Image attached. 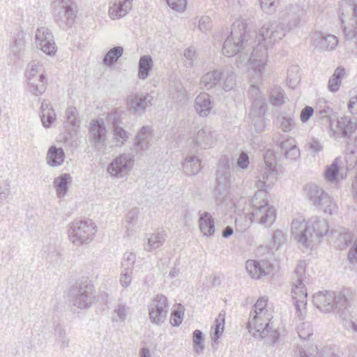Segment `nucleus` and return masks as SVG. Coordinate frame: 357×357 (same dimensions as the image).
I'll return each mask as SVG.
<instances>
[{"label":"nucleus","instance_id":"obj_1","mask_svg":"<svg viewBox=\"0 0 357 357\" xmlns=\"http://www.w3.org/2000/svg\"><path fill=\"white\" fill-rule=\"evenodd\" d=\"M290 32L284 23L278 21L264 24L257 36L247 31V25L242 19L236 20L227 36L223 46V54L236 55V63L238 68L249 64L255 73L252 80H261L268 61V47L280 41Z\"/></svg>","mask_w":357,"mask_h":357},{"label":"nucleus","instance_id":"obj_2","mask_svg":"<svg viewBox=\"0 0 357 357\" xmlns=\"http://www.w3.org/2000/svg\"><path fill=\"white\" fill-rule=\"evenodd\" d=\"M268 299L260 297L252 306L248 321L249 333L257 339H264L275 344L280 340V333L273 327V310L267 307Z\"/></svg>","mask_w":357,"mask_h":357},{"label":"nucleus","instance_id":"obj_3","mask_svg":"<svg viewBox=\"0 0 357 357\" xmlns=\"http://www.w3.org/2000/svg\"><path fill=\"white\" fill-rule=\"evenodd\" d=\"M291 235L299 246L312 248L318 244L320 238L328 231V222L317 217L312 218L305 222L302 218L294 219L291 227Z\"/></svg>","mask_w":357,"mask_h":357},{"label":"nucleus","instance_id":"obj_4","mask_svg":"<svg viewBox=\"0 0 357 357\" xmlns=\"http://www.w3.org/2000/svg\"><path fill=\"white\" fill-rule=\"evenodd\" d=\"M340 6L344 37L357 43V0H342Z\"/></svg>","mask_w":357,"mask_h":357},{"label":"nucleus","instance_id":"obj_5","mask_svg":"<svg viewBox=\"0 0 357 357\" xmlns=\"http://www.w3.org/2000/svg\"><path fill=\"white\" fill-rule=\"evenodd\" d=\"M314 305L324 312L337 310L338 313L342 310H347L349 305L348 298L343 292L319 291L313 296Z\"/></svg>","mask_w":357,"mask_h":357},{"label":"nucleus","instance_id":"obj_6","mask_svg":"<svg viewBox=\"0 0 357 357\" xmlns=\"http://www.w3.org/2000/svg\"><path fill=\"white\" fill-rule=\"evenodd\" d=\"M277 180L276 157L273 150L268 149L264 155V163L255 183L259 191H266L273 186Z\"/></svg>","mask_w":357,"mask_h":357},{"label":"nucleus","instance_id":"obj_7","mask_svg":"<svg viewBox=\"0 0 357 357\" xmlns=\"http://www.w3.org/2000/svg\"><path fill=\"white\" fill-rule=\"evenodd\" d=\"M305 267L306 264L300 261L294 271V275L296 280L293 283L291 294L294 301V306L296 310V314L302 318L305 312V305L307 304V290L304 282L305 281Z\"/></svg>","mask_w":357,"mask_h":357},{"label":"nucleus","instance_id":"obj_8","mask_svg":"<svg viewBox=\"0 0 357 357\" xmlns=\"http://www.w3.org/2000/svg\"><path fill=\"white\" fill-rule=\"evenodd\" d=\"M264 191L255 195L252 199V210L248 213L249 219L251 222H255L264 225V227H271L275 221L276 211L275 208L270 206L267 201L263 199L262 203H258V197L264 195Z\"/></svg>","mask_w":357,"mask_h":357},{"label":"nucleus","instance_id":"obj_9","mask_svg":"<svg viewBox=\"0 0 357 357\" xmlns=\"http://www.w3.org/2000/svg\"><path fill=\"white\" fill-rule=\"evenodd\" d=\"M96 228V226L91 220H76L69 225V239L75 245L89 244L94 237Z\"/></svg>","mask_w":357,"mask_h":357},{"label":"nucleus","instance_id":"obj_10","mask_svg":"<svg viewBox=\"0 0 357 357\" xmlns=\"http://www.w3.org/2000/svg\"><path fill=\"white\" fill-rule=\"evenodd\" d=\"M304 190L307 198L315 206L319 207L320 210L331 215L337 212V206L336 202L323 188L317 184L310 183L305 186Z\"/></svg>","mask_w":357,"mask_h":357},{"label":"nucleus","instance_id":"obj_11","mask_svg":"<svg viewBox=\"0 0 357 357\" xmlns=\"http://www.w3.org/2000/svg\"><path fill=\"white\" fill-rule=\"evenodd\" d=\"M249 93L253 100L250 115L256 131L259 132L265 128L264 114L267 110V104L265 98L255 84H251Z\"/></svg>","mask_w":357,"mask_h":357},{"label":"nucleus","instance_id":"obj_12","mask_svg":"<svg viewBox=\"0 0 357 357\" xmlns=\"http://www.w3.org/2000/svg\"><path fill=\"white\" fill-rule=\"evenodd\" d=\"M25 76L28 81L30 92L38 96L46 90L47 79L43 65L37 61H32L26 67Z\"/></svg>","mask_w":357,"mask_h":357},{"label":"nucleus","instance_id":"obj_13","mask_svg":"<svg viewBox=\"0 0 357 357\" xmlns=\"http://www.w3.org/2000/svg\"><path fill=\"white\" fill-rule=\"evenodd\" d=\"M71 301L79 309H88L94 303L96 296L93 285L85 280L74 286L70 291Z\"/></svg>","mask_w":357,"mask_h":357},{"label":"nucleus","instance_id":"obj_14","mask_svg":"<svg viewBox=\"0 0 357 357\" xmlns=\"http://www.w3.org/2000/svg\"><path fill=\"white\" fill-rule=\"evenodd\" d=\"M107 130L104 121L101 119L90 122L88 133V142L97 152H102L106 146Z\"/></svg>","mask_w":357,"mask_h":357},{"label":"nucleus","instance_id":"obj_15","mask_svg":"<svg viewBox=\"0 0 357 357\" xmlns=\"http://www.w3.org/2000/svg\"><path fill=\"white\" fill-rule=\"evenodd\" d=\"M52 8L54 19L66 24H71L77 15L74 0H53Z\"/></svg>","mask_w":357,"mask_h":357},{"label":"nucleus","instance_id":"obj_16","mask_svg":"<svg viewBox=\"0 0 357 357\" xmlns=\"http://www.w3.org/2000/svg\"><path fill=\"white\" fill-rule=\"evenodd\" d=\"M134 164V155L131 153H123L114 158L108 165L107 171L113 178H121L127 176Z\"/></svg>","mask_w":357,"mask_h":357},{"label":"nucleus","instance_id":"obj_17","mask_svg":"<svg viewBox=\"0 0 357 357\" xmlns=\"http://www.w3.org/2000/svg\"><path fill=\"white\" fill-rule=\"evenodd\" d=\"M149 311L152 323L157 325L164 323L168 314L167 297L162 294L156 295L149 305Z\"/></svg>","mask_w":357,"mask_h":357},{"label":"nucleus","instance_id":"obj_18","mask_svg":"<svg viewBox=\"0 0 357 357\" xmlns=\"http://www.w3.org/2000/svg\"><path fill=\"white\" fill-rule=\"evenodd\" d=\"M304 13L305 11L301 6L290 5L282 12L278 20L281 23H284L288 30L291 31L299 26Z\"/></svg>","mask_w":357,"mask_h":357},{"label":"nucleus","instance_id":"obj_19","mask_svg":"<svg viewBox=\"0 0 357 357\" xmlns=\"http://www.w3.org/2000/svg\"><path fill=\"white\" fill-rule=\"evenodd\" d=\"M153 96L151 93H135L127 98V105L130 110L143 114L147 107L153 104Z\"/></svg>","mask_w":357,"mask_h":357},{"label":"nucleus","instance_id":"obj_20","mask_svg":"<svg viewBox=\"0 0 357 357\" xmlns=\"http://www.w3.org/2000/svg\"><path fill=\"white\" fill-rule=\"evenodd\" d=\"M245 267L249 275L257 280L271 275L273 270V265L266 260H248Z\"/></svg>","mask_w":357,"mask_h":357},{"label":"nucleus","instance_id":"obj_21","mask_svg":"<svg viewBox=\"0 0 357 357\" xmlns=\"http://www.w3.org/2000/svg\"><path fill=\"white\" fill-rule=\"evenodd\" d=\"M218 134L211 126H206L193 137L194 144L200 149L211 148L217 141Z\"/></svg>","mask_w":357,"mask_h":357},{"label":"nucleus","instance_id":"obj_22","mask_svg":"<svg viewBox=\"0 0 357 357\" xmlns=\"http://www.w3.org/2000/svg\"><path fill=\"white\" fill-rule=\"evenodd\" d=\"M216 176L215 197L217 199L222 201L229 194L233 177L231 172H222L221 171H217Z\"/></svg>","mask_w":357,"mask_h":357},{"label":"nucleus","instance_id":"obj_23","mask_svg":"<svg viewBox=\"0 0 357 357\" xmlns=\"http://www.w3.org/2000/svg\"><path fill=\"white\" fill-rule=\"evenodd\" d=\"M331 126V131L337 137H349L357 128L356 122L345 116L337 119L335 128Z\"/></svg>","mask_w":357,"mask_h":357},{"label":"nucleus","instance_id":"obj_24","mask_svg":"<svg viewBox=\"0 0 357 357\" xmlns=\"http://www.w3.org/2000/svg\"><path fill=\"white\" fill-rule=\"evenodd\" d=\"M312 39L314 47L324 51H333L338 44L337 37L332 34L316 32L313 34Z\"/></svg>","mask_w":357,"mask_h":357},{"label":"nucleus","instance_id":"obj_25","mask_svg":"<svg viewBox=\"0 0 357 357\" xmlns=\"http://www.w3.org/2000/svg\"><path fill=\"white\" fill-rule=\"evenodd\" d=\"M153 134L151 127L143 126L135 139V151L139 154L147 151L151 145Z\"/></svg>","mask_w":357,"mask_h":357},{"label":"nucleus","instance_id":"obj_26","mask_svg":"<svg viewBox=\"0 0 357 357\" xmlns=\"http://www.w3.org/2000/svg\"><path fill=\"white\" fill-rule=\"evenodd\" d=\"M278 146L280 153L284 155L286 160L293 162L300 158V150L294 138L288 137L286 140L280 142Z\"/></svg>","mask_w":357,"mask_h":357},{"label":"nucleus","instance_id":"obj_27","mask_svg":"<svg viewBox=\"0 0 357 357\" xmlns=\"http://www.w3.org/2000/svg\"><path fill=\"white\" fill-rule=\"evenodd\" d=\"M133 0H112L109 8V15L112 19L121 18L130 10Z\"/></svg>","mask_w":357,"mask_h":357},{"label":"nucleus","instance_id":"obj_28","mask_svg":"<svg viewBox=\"0 0 357 357\" xmlns=\"http://www.w3.org/2000/svg\"><path fill=\"white\" fill-rule=\"evenodd\" d=\"M342 165L343 162L342 161L341 158L337 157L335 158L333 162L326 167V170L324 172L325 180L330 183H335L338 181L340 178L342 179L343 176L340 173Z\"/></svg>","mask_w":357,"mask_h":357},{"label":"nucleus","instance_id":"obj_29","mask_svg":"<svg viewBox=\"0 0 357 357\" xmlns=\"http://www.w3.org/2000/svg\"><path fill=\"white\" fill-rule=\"evenodd\" d=\"M213 103L211 96L206 93H202L195 100V109L201 116H206L212 109Z\"/></svg>","mask_w":357,"mask_h":357},{"label":"nucleus","instance_id":"obj_30","mask_svg":"<svg viewBox=\"0 0 357 357\" xmlns=\"http://www.w3.org/2000/svg\"><path fill=\"white\" fill-rule=\"evenodd\" d=\"M222 70H213L202 75L200 80L202 88L210 90L221 83Z\"/></svg>","mask_w":357,"mask_h":357},{"label":"nucleus","instance_id":"obj_31","mask_svg":"<svg viewBox=\"0 0 357 357\" xmlns=\"http://www.w3.org/2000/svg\"><path fill=\"white\" fill-rule=\"evenodd\" d=\"M276 123L278 127L285 132L292 130L296 126L294 112H282L278 114L276 118Z\"/></svg>","mask_w":357,"mask_h":357},{"label":"nucleus","instance_id":"obj_32","mask_svg":"<svg viewBox=\"0 0 357 357\" xmlns=\"http://www.w3.org/2000/svg\"><path fill=\"white\" fill-rule=\"evenodd\" d=\"M71 176L67 173L54 178L53 183L56 195L59 198H63L66 195L68 191V184L71 182Z\"/></svg>","mask_w":357,"mask_h":357},{"label":"nucleus","instance_id":"obj_33","mask_svg":"<svg viewBox=\"0 0 357 357\" xmlns=\"http://www.w3.org/2000/svg\"><path fill=\"white\" fill-rule=\"evenodd\" d=\"M199 227L204 236L211 237L214 234V220L209 213L205 212L200 215Z\"/></svg>","mask_w":357,"mask_h":357},{"label":"nucleus","instance_id":"obj_34","mask_svg":"<svg viewBox=\"0 0 357 357\" xmlns=\"http://www.w3.org/2000/svg\"><path fill=\"white\" fill-rule=\"evenodd\" d=\"M53 335L54 338V344L59 349V350L63 351L70 347V340L68 337L66 331L60 324L54 326Z\"/></svg>","mask_w":357,"mask_h":357},{"label":"nucleus","instance_id":"obj_35","mask_svg":"<svg viewBox=\"0 0 357 357\" xmlns=\"http://www.w3.org/2000/svg\"><path fill=\"white\" fill-rule=\"evenodd\" d=\"M65 153L62 148H58L56 146H52L49 148L46 161L50 167L61 166L64 162Z\"/></svg>","mask_w":357,"mask_h":357},{"label":"nucleus","instance_id":"obj_36","mask_svg":"<svg viewBox=\"0 0 357 357\" xmlns=\"http://www.w3.org/2000/svg\"><path fill=\"white\" fill-rule=\"evenodd\" d=\"M220 85L225 91L232 90L236 86V75L231 66H226L222 70Z\"/></svg>","mask_w":357,"mask_h":357},{"label":"nucleus","instance_id":"obj_37","mask_svg":"<svg viewBox=\"0 0 357 357\" xmlns=\"http://www.w3.org/2000/svg\"><path fill=\"white\" fill-rule=\"evenodd\" d=\"M166 240V234L164 231H158L151 234L147 237V243L144 249L148 252H153L160 248Z\"/></svg>","mask_w":357,"mask_h":357},{"label":"nucleus","instance_id":"obj_38","mask_svg":"<svg viewBox=\"0 0 357 357\" xmlns=\"http://www.w3.org/2000/svg\"><path fill=\"white\" fill-rule=\"evenodd\" d=\"M41 121L43 126L46 128H50L56 121V114L52 107L44 102L41 104Z\"/></svg>","mask_w":357,"mask_h":357},{"label":"nucleus","instance_id":"obj_39","mask_svg":"<svg viewBox=\"0 0 357 357\" xmlns=\"http://www.w3.org/2000/svg\"><path fill=\"white\" fill-rule=\"evenodd\" d=\"M153 66V61L151 56L144 55L140 57L138 65V77L145 79L148 77Z\"/></svg>","mask_w":357,"mask_h":357},{"label":"nucleus","instance_id":"obj_40","mask_svg":"<svg viewBox=\"0 0 357 357\" xmlns=\"http://www.w3.org/2000/svg\"><path fill=\"white\" fill-rule=\"evenodd\" d=\"M185 174L188 176L197 174L201 169L200 161L195 155H188L183 164Z\"/></svg>","mask_w":357,"mask_h":357},{"label":"nucleus","instance_id":"obj_41","mask_svg":"<svg viewBox=\"0 0 357 357\" xmlns=\"http://www.w3.org/2000/svg\"><path fill=\"white\" fill-rule=\"evenodd\" d=\"M123 48L121 46H116L110 49L105 55L102 63L104 65L112 67L117 60L122 56Z\"/></svg>","mask_w":357,"mask_h":357},{"label":"nucleus","instance_id":"obj_42","mask_svg":"<svg viewBox=\"0 0 357 357\" xmlns=\"http://www.w3.org/2000/svg\"><path fill=\"white\" fill-rule=\"evenodd\" d=\"M344 75V69L338 67L330 77L328 83V89L331 92H336L339 90L342 77Z\"/></svg>","mask_w":357,"mask_h":357},{"label":"nucleus","instance_id":"obj_43","mask_svg":"<svg viewBox=\"0 0 357 357\" xmlns=\"http://www.w3.org/2000/svg\"><path fill=\"white\" fill-rule=\"evenodd\" d=\"M129 307L126 304L119 303L112 311V321L114 322H124L129 312Z\"/></svg>","mask_w":357,"mask_h":357},{"label":"nucleus","instance_id":"obj_44","mask_svg":"<svg viewBox=\"0 0 357 357\" xmlns=\"http://www.w3.org/2000/svg\"><path fill=\"white\" fill-rule=\"evenodd\" d=\"M225 318V312H221L215 320L214 326L212 328V329H214V332L211 335V339L213 342H217L224 331Z\"/></svg>","mask_w":357,"mask_h":357},{"label":"nucleus","instance_id":"obj_45","mask_svg":"<svg viewBox=\"0 0 357 357\" xmlns=\"http://www.w3.org/2000/svg\"><path fill=\"white\" fill-rule=\"evenodd\" d=\"M113 139L116 146H121L128 139L129 134L123 128L113 125Z\"/></svg>","mask_w":357,"mask_h":357},{"label":"nucleus","instance_id":"obj_46","mask_svg":"<svg viewBox=\"0 0 357 357\" xmlns=\"http://www.w3.org/2000/svg\"><path fill=\"white\" fill-rule=\"evenodd\" d=\"M286 98L284 91L281 87L275 86L271 90L270 99L273 105L275 107L281 106L284 103Z\"/></svg>","mask_w":357,"mask_h":357},{"label":"nucleus","instance_id":"obj_47","mask_svg":"<svg viewBox=\"0 0 357 357\" xmlns=\"http://www.w3.org/2000/svg\"><path fill=\"white\" fill-rule=\"evenodd\" d=\"M66 122L69 126L79 127L80 120L78 118V111L75 107H68L66 110Z\"/></svg>","mask_w":357,"mask_h":357},{"label":"nucleus","instance_id":"obj_48","mask_svg":"<svg viewBox=\"0 0 357 357\" xmlns=\"http://www.w3.org/2000/svg\"><path fill=\"white\" fill-rule=\"evenodd\" d=\"M287 241V236L281 230H276L272 236V240L270 244L271 250H278L280 245Z\"/></svg>","mask_w":357,"mask_h":357},{"label":"nucleus","instance_id":"obj_49","mask_svg":"<svg viewBox=\"0 0 357 357\" xmlns=\"http://www.w3.org/2000/svg\"><path fill=\"white\" fill-rule=\"evenodd\" d=\"M36 47L41 50L45 54L50 56L54 55L56 52L54 37L52 38L51 40L46 38L44 42L40 43V44Z\"/></svg>","mask_w":357,"mask_h":357},{"label":"nucleus","instance_id":"obj_50","mask_svg":"<svg viewBox=\"0 0 357 357\" xmlns=\"http://www.w3.org/2000/svg\"><path fill=\"white\" fill-rule=\"evenodd\" d=\"M333 234L335 236L337 234L335 244L336 246L341 250L345 248L351 241V236L349 233H337V231H333Z\"/></svg>","mask_w":357,"mask_h":357},{"label":"nucleus","instance_id":"obj_51","mask_svg":"<svg viewBox=\"0 0 357 357\" xmlns=\"http://www.w3.org/2000/svg\"><path fill=\"white\" fill-rule=\"evenodd\" d=\"M185 60L183 61L184 65L186 68H192L194 61L196 59V50L195 47L190 46L185 49L183 52Z\"/></svg>","mask_w":357,"mask_h":357},{"label":"nucleus","instance_id":"obj_52","mask_svg":"<svg viewBox=\"0 0 357 357\" xmlns=\"http://www.w3.org/2000/svg\"><path fill=\"white\" fill-rule=\"evenodd\" d=\"M10 182L8 179H0V204L7 201L10 194Z\"/></svg>","mask_w":357,"mask_h":357},{"label":"nucleus","instance_id":"obj_53","mask_svg":"<svg viewBox=\"0 0 357 357\" xmlns=\"http://www.w3.org/2000/svg\"><path fill=\"white\" fill-rule=\"evenodd\" d=\"M297 332L301 339L306 340L313 334L312 328L309 322H303L297 326Z\"/></svg>","mask_w":357,"mask_h":357},{"label":"nucleus","instance_id":"obj_54","mask_svg":"<svg viewBox=\"0 0 357 357\" xmlns=\"http://www.w3.org/2000/svg\"><path fill=\"white\" fill-rule=\"evenodd\" d=\"M36 46L42 43L46 40V38L49 40H52L53 38L52 33L50 31V30L46 27H40L37 29L36 32Z\"/></svg>","mask_w":357,"mask_h":357},{"label":"nucleus","instance_id":"obj_55","mask_svg":"<svg viewBox=\"0 0 357 357\" xmlns=\"http://www.w3.org/2000/svg\"><path fill=\"white\" fill-rule=\"evenodd\" d=\"M342 319V325L347 330H352L357 333V324L352 319L347 318V310H342L338 312Z\"/></svg>","mask_w":357,"mask_h":357},{"label":"nucleus","instance_id":"obj_56","mask_svg":"<svg viewBox=\"0 0 357 357\" xmlns=\"http://www.w3.org/2000/svg\"><path fill=\"white\" fill-rule=\"evenodd\" d=\"M287 80L290 85H294L300 79L299 67L296 65H292L287 69Z\"/></svg>","mask_w":357,"mask_h":357},{"label":"nucleus","instance_id":"obj_57","mask_svg":"<svg viewBox=\"0 0 357 357\" xmlns=\"http://www.w3.org/2000/svg\"><path fill=\"white\" fill-rule=\"evenodd\" d=\"M136 261V255L133 252H126L123 256L122 267L124 270L132 271Z\"/></svg>","mask_w":357,"mask_h":357},{"label":"nucleus","instance_id":"obj_58","mask_svg":"<svg viewBox=\"0 0 357 357\" xmlns=\"http://www.w3.org/2000/svg\"><path fill=\"white\" fill-rule=\"evenodd\" d=\"M193 345L195 348V351L197 353H202L204 350V346L202 344L203 340V334L202 332L199 330H195L193 332Z\"/></svg>","mask_w":357,"mask_h":357},{"label":"nucleus","instance_id":"obj_59","mask_svg":"<svg viewBox=\"0 0 357 357\" xmlns=\"http://www.w3.org/2000/svg\"><path fill=\"white\" fill-rule=\"evenodd\" d=\"M279 0H260L262 10L268 14L275 12Z\"/></svg>","mask_w":357,"mask_h":357},{"label":"nucleus","instance_id":"obj_60","mask_svg":"<svg viewBox=\"0 0 357 357\" xmlns=\"http://www.w3.org/2000/svg\"><path fill=\"white\" fill-rule=\"evenodd\" d=\"M169 6L176 11H183L187 5V0H166Z\"/></svg>","mask_w":357,"mask_h":357},{"label":"nucleus","instance_id":"obj_61","mask_svg":"<svg viewBox=\"0 0 357 357\" xmlns=\"http://www.w3.org/2000/svg\"><path fill=\"white\" fill-rule=\"evenodd\" d=\"M250 164L249 156L247 153L242 151L236 161V167L241 169H245Z\"/></svg>","mask_w":357,"mask_h":357},{"label":"nucleus","instance_id":"obj_62","mask_svg":"<svg viewBox=\"0 0 357 357\" xmlns=\"http://www.w3.org/2000/svg\"><path fill=\"white\" fill-rule=\"evenodd\" d=\"M333 113V109L327 106L324 105L323 108H320L319 109L316 111V115L319 116L320 119H326V121L331 122L330 116Z\"/></svg>","mask_w":357,"mask_h":357},{"label":"nucleus","instance_id":"obj_63","mask_svg":"<svg viewBox=\"0 0 357 357\" xmlns=\"http://www.w3.org/2000/svg\"><path fill=\"white\" fill-rule=\"evenodd\" d=\"M211 20L208 16H203L199 20V29L202 32H206L211 29Z\"/></svg>","mask_w":357,"mask_h":357},{"label":"nucleus","instance_id":"obj_64","mask_svg":"<svg viewBox=\"0 0 357 357\" xmlns=\"http://www.w3.org/2000/svg\"><path fill=\"white\" fill-rule=\"evenodd\" d=\"M132 271L124 270L120 277V283L122 287H128L132 281Z\"/></svg>","mask_w":357,"mask_h":357}]
</instances>
